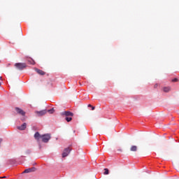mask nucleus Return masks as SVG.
<instances>
[{
  "label": "nucleus",
  "instance_id": "nucleus-6",
  "mask_svg": "<svg viewBox=\"0 0 179 179\" xmlns=\"http://www.w3.org/2000/svg\"><path fill=\"white\" fill-rule=\"evenodd\" d=\"M15 111L17 113V114H20V115H22V117L26 115V112H24V110H22L21 108H15Z\"/></svg>",
  "mask_w": 179,
  "mask_h": 179
},
{
  "label": "nucleus",
  "instance_id": "nucleus-14",
  "mask_svg": "<svg viewBox=\"0 0 179 179\" xmlns=\"http://www.w3.org/2000/svg\"><path fill=\"white\" fill-rule=\"evenodd\" d=\"M66 121H67V122H71V121H72V116H68L65 118Z\"/></svg>",
  "mask_w": 179,
  "mask_h": 179
},
{
  "label": "nucleus",
  "instance_id": "nucleus-22",
  "mask_svg": "<svg viewBox=\"0 0 179 179\" xmlns=\"http://www.w3.org/2000/svg\"><path fill=\"white\" fill-rule=\"evenodd\" d=\"M0 178H6V176L0 177Z\"/></svg>",
  "mask_w": 179,
  "mask_h": 179
},
{
  "label": "nucleus",
  "instance_id": "nucleus-2",
  "mask_svg": "<svg viewBox=\"0 0 179 179\" xmlns=\"http://www.w3.org/2000/svg\"><path fill=\"white\" fill-rule=\"evenodd\" d=\"M42 141L44 142V143H48V141L51 139V134H43L41 136Z\"/></svg>",
  "mask_w": 179,
  "mask_h": 179
},
{
  "label": "nucleus",
  "instance_id": "nucleus-11",
  "mask_svg": "<svg viewBox=\"0 0 179 179\" xmlns=\"http://www.w3.org/2000/svg\"><path fill=\"white\" fill-rule=\"evenodd\" d=\"M31 171H36V168L33 167L31 169H25L24 173H31Z\"/></svg>",
  "mask_w": 179,
  "mask_h": 179
},
{
  "label": "nucleus",
  "instance_id": "nucleus-3",
  "mask_svg": "<svg viewBox=\"0 0 179 179\" xmlns=\"http://www.w3.org/2000/svg\"><path fill=\"white\" fill-rule=\"evenodd\" d=\"M35 114H36L37 117H42V115L47 114V110H36L35 111Z\"/></svg>",
  "mask_w": 179,
  "mask_h": 179
},
{
  "label": "nucleus",
  "instance_id": "nucleus-10",
  "mask_svg": "<svg viewBox=\"0 0 179 179\" xmlns=\"http://www.w3.org/2000/svg\"><path fill=\"white\" fill-rule=\"evenodd\" d=\"M35 71H36V72H37V73H38V75H41V76L45 75V72H44L42 70H40L38 69H36Z\"/></svg>",
  "mask_w": 179,
  "mask_h": 179
},
{
  "label": "nucleus",
  "instance_id": "nucleus-13",
  "mask_svg": "<svg viewBox=\"0 0 179 179\" xmlns=\"http://www.w3.org/2000/svg\"><path fill=\"white\" fill-rule=\"evenodd\" d=\"M28 62H29V64H30V65H34V64H36L34 60H33L32 59H29Z\"/></svg>",
  "mask_w": 179,
  "mask_h": 179
},
{
  "label": "nucleus",
  "instance_id": "nucleus-9",
  "mask_svg": "<svg viewBox=\"0 0 179 179\" xmlns=\"http://www.w3.org/2000/svg\"><path fill=\"white\" fill-rule=\"evenodd\" d=\"M26 127H27V124L26 123H23L21 126L17 127V129L20 131H24V129H26Z\"/></svg>",
  "mask_w": 179,
  "mask_h": 179
},
{
  "label": "nucleus",
  "instance_id": "nucleus-15",
  "mask_svg": "<svg viewBox=\"0 0 179 179\" xmlns=\"http://www.w3.org/2000/svg\"><path fill=\"white\" fill-rule=\"evenodd\" d=\"M104 171H105V172L103 173V174H104L105 176H107V175L109 174L108 169H104Z\"/></svg>",
  "mask_w": 179,
  "mask_h": 179
},
{
  "label": "nucleus",
  "instance_id": "nucleus-5",
  "mask_svg": "<svg viewBox=\"0 0 179 179\" xmlns=\"http://www.w3.org/2000/svg\"><path fill=\"white\" fill-rule=\"evenodd\" d=\"M69 153H71V148H65L62 152V157H66L67 156H69Z\"/></svg>",
  "mask_w": 179,
  "mask_h": 179
},
{
  "label": "nucleus",
  "instance_id": "nucleus-19",
  "mask_svg": "<svg viewBox=\"0 0 179 179\" xmlns=\"http://www.w3.org/2000/svg\"><path fill=\"white\" fill-rule=\"evenodd\" d=\"M26 119L24 118V117H22V119H21V120L22 121H24Z\"/></svg>",
  "mask_w": 179,
  "mask_h": 179
},
{
  "label": "nucleus",
  "instance_id": "nucleus-1",
  "mask_svg": "<svg viewBox=\"0 0 179 179\" xmlns=\"http://www.w3.org/2000/svg\"><path fill=\"white\" fill-rule=\"evenodd\" d=\"M14 66L18 71H23V69H26V68H27V64H26V63H15Z\"/></svg>",
  "mask_w": 179,
  "mask_h": 179
},
{
  "label": "nucleus",
  "instance_id": "nucleus-7",
  "mask_svg": "<svg viewBox=\"0 0 179 179\" xmlns=\"http://www.w3.org/2000/svg\"><path fill=\"white\" fill-rule=\"evenodd\" d=\"M129 150H130V152H133L134 153H136V152H138L137 145H131Z\"/></svg>",
  "mask_w": 179,
  "mask_h": 179
},
{
  "label": "nucleus",
  "instance_id": "nucleus-4",
  "mask_svg": "<svg viewBox=\"0 0 179 179\" xmlns=\"http://www.w3.org/2000/svg\"><path fill=\"white\" fill-rule=\"evenodd\" d=\"M62 117H73V113L71 111H64L60 113Z\"/></svg>",
  "mask_w": 179,
  "mask_h": 179
},
{
  "label": "nucleus",
  "instance_id": "nucleus-25",
  "mask_svg": "<svg viewBox=\"0 0 179 179\" xmlns=\"http://www.w3.org/2000/svg\"><path fill=\"white\" fill-rule=\"evenodd\" d=\"M2 80V77H0V80Z\"/></svg>",
  "mask_w": 179,
  "mask_h": 179
},
{
  "label": "nucleus",
  "instance_id": "nucleus-17",
  "mask_svg": "<svg viewBox=\"0 0 179 179\" xmlns=\"http://www.w3.org/2000/svg\"><path fill=\"white\" fill-rule=\"evenodd\" d=\"M172 82H178V78H173Z\"/></svg>",
  "mask_w": 179,
  "mask_h": 179
},
{
  "label": "nucleus",
  "instance_id": "nucleus-24",
  "mask_svg": "<svg viewBox=\"0 0 179 179\" xmlns=\"http://www.w3.org/2000/svg\"><path fill=\"white\" fill-rule=\"evenodd\" d=\"M1 142H2V139L0 138V143H1Z\"/></svg>",
  "mask_w": 179,
  "mask_h": 179
},
{
  "label": "nucleus",
  "instance_id": "nucleus-8",
  "mask_svg": "<svg viewBox=\"0 0 179 179\" xmlns=\"http://www.w3.org/2000/svg\"><path fill=\"white\" fill-rule=\"evenodd\" d=\"M43 135H41L40 133L38 131L36 132L35 134H34V138L36 140V141H40V138H41V136Z\"/></svg>",
  "mask_w": 179,
  "mask_h": 179
},
{
  "label": "nucleus",
  "instance_id": "nucleus-18",
  "mask_svg": "<svg viewBox=\"0 0 179 179\" xmlns=\"http://www.w3.org/2000/svg\"><path fill=\"white\" fill-rule=\"evenodd\" d=\"M117 152H122V149H121V148H119V149H117Z\"/></svg>",
  "mask_w": 179,
  "mask_h": 179
},
{
  "label": "nucleus",
  "instance_id": "nucleus-26",
  "mask_svg": "<svg viewBox=\"0 0 179 179\" xmlns=\"http://www.w3.org/2000/svg\"><path fill=\"white\" fill-rule=\"evenodd\" d=\"M0 86H1V83H0Z\"/></svg>",
  "mask_w": 179,
  "mask_h": 179
},
{
  "label": "nucleus",
  "instance_id": "nucleus-12",
  "mask_svg": "<svg viewBox=\"0 0 179 179\" xmlns=\"http://www.w3.org/2000/svg\"><path fill=\"white\" fill-rule=\"evenodd\" d=\"M170 90H171L170 87H165L163 88V91L165 93H169V92H170Z\"/></svg>",
  "mask_w": 179,
  "mask_h": 179
},
{
  "label": "nucleus",
  "instance_id": "nucleus-23",
  "mask_svg": "<svg viewBox=\"0 0 179 179\" xmlns=\"http://www.w3.org/2000/svg\"><path fill=\"white\" fill-rule=\"evenodd\" d=\"M88 107H92V106L91 104H89Z\"/></svg>",
  "mask_w": 179,
  "mask_h": 179
},
{
  "label": "nucleus",
  "instance_id": "nucleus-21",
  "mask_svg": "<svg viewBox=\"0 0 179 179\" xmlns=\"http://www.w3.org/2000/svg\"><path fill=\"white\" fill-rule=\"evenodd\" d=\"M91 108H92V110H94V106H91Z\"/></svg>",
  "mask_w": 179,
  "mask_h": 179
},
{
  "label": "nucleus",
  "instance_id": "nucleus-20",
  "mask_svg": "<svg viewBox=\"0 0 179 179\" xmlns=\"http://www.w3.org/2000/svg\"><path fill=\"white\" fill-rule=\"evenodd\" d=\"M157 86H158V85H157V84H155V86H154V87L156 88V87H157Z\"/></svg>",
  "mask_w": 179,
  "mask_h": 179
},
{
  "label": "nucleus",
  "instance_id": "nucleus-16",
  "mask_svg": "<svg viewBox=\"0 0 179 179\" xmlns=\"http://www.w3.org/2000/svg\"><path fill=\"white\" fill-rule=\"evenodd\" d=\"M54 111H55V110H54V108H52L48 110V113H49L50 114H53Z\"/></svg>",
  "mask_w": 179,
  "mask_h": 179
}]
</instances>
